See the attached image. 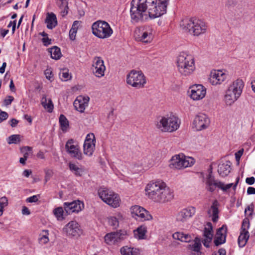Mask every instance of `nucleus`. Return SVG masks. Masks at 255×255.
I'll list each match as a JSON object with an SVG mask.
<instances>
[{
    "label": "nucleus",
    "mask_w": 255,
    "mask_h": 255,
    "mask_svg": "<svg viewBox=\"0 0 255 255\" xmlns=\"http://www.w3.org/2000/svg\"><path fill=\"white\" fill-rule=\"evenodd\" d=\"M253 206V205H251L250 206H248V207L245 209V213L249 216H251L253 213L254 209Z\"/></svg>",
    "instance_id": "nucleus-50"
},
{
    "label": "nucleus",
    "mask_w": 255,
    "mask_h": 255,
    "mask_svg": "<svg viewBox=\"0 0 255 255\" xmlns=\"http://www.w3.org/2000/svg\"><path fill=\"white\" fill-rule=\"evenodd\" d=\"M203 236L204 239L202 243L205 247L209 248L213 237V228L211 223H208L207 227L204 228Z\"/></svg>",
    "instance_id": "nucleus-26"
},
{
    "label": "nucleus",
    "mask_w": 255,
    "mask_h": 255,
    "mask_svg": "<svg viewBox=\"0 0 255 255\" xmlns=\"http://www.w3.org/2000/svg\"><path fill=\"white\" fill-rule=\"evenodd\" d=\"M100 198L106 203L113 208L120 206V198L119 195L106 188L101 187L98 190Z\"/></svg>",
    "instance_id": "nucleus-11"
},
{
    "label": "nucleus",
    "mask_w": 255,
    "mask_h": 255,
    "mask_svg": "<svg viewBox=\"0 0 255 255\" xmlns=\"http://www.w3.org/2000/svg\"><path fill=\"white\" fill-rule=\"evenodd\" d=\"M249 227H250V222H249V220L247 218L244 219L242 222L241 232L245 233H247L248 234H249V233L248 231Z\"/></svg>",
    "instance_id": "nucleus-46"
},
{
    "label": "nucleus",
    "mask_w": 255,
    "mask_h": 255,
    "mask_svg": "<svg viewBox=\"0 0 255 255\" xmlns=\"http://www.w3.org/2000/svg\"><path fill=\"white\" fill-rule=\"evenodd\" d=\"M145 190L148 198L156 202H168L173 198V193L162 180L150 182Z\"/></svg>",
    "instance_id": "nucleus-2"
},
{
    "label": "nucleus",
    "mask_w": 255,
    "mask_h": 255,
    "mask_svg": "<svg viewBox=\"0 0 255 255\" xmlns=\"http://www.w3.org/2000/svg\"><path fill=\"white\" fill-rule=\"evenodd\" d=\"M20 135L19 134H13L10 135L8 138L7 142L8 144H16L20 141Z\"/></svg>",
    "instance_id": "nucleus-45"
},
{
    "label": "nucleus",
    "mask_w": 255,
    "mask_h": 255,
    "mask_svg": "<svg viewBox=\"0 0 255 255\" xmlns=\"http://www.w3.org/2000/svg\"><path fill=\"white\" fill-rule=\"evenodd\" d=\"M41 176L35 175L34 177H33V183L39 181L41 179Z\"/></svg>",
    "instance_id": "nucleus-61"
},
{
    "label": "nucleus",
    "mask_w": 255,
    "mask_h": 255,
    "mask_svg": "<svg viewBox=\"0 0 255 255\" xmlns=\"http://www.w3.org/2000/svg\"><path fill=\"white\" fill-rule=\"evenodd\" d=\"M219 255H226V251L224 249H220L218 251Z\"/></svg>",
    "instance_id": "nucleus-64"
},
{
    "label": "nucleus",
    "mask_w": 255,
    "mask_h": 255,
    "mask_svg": "<svg viewBox=\"0 0 255 255\" xmlns=\"http://www.w3.org/2000/svg\"><path fill=\"white\" fill-rule=\"evenodd\" d=\"M251 87L253 91L255 93V77L253 78L251 81Z\"/></svg>",
    "instance_id": "nucleus-63"
},
{
    "label": "nucleus",
    "mask_w": 255,
    "mask_h": 255,
    "mask_svg": "<svg viewBox=\"0 0 255 255\" xmlns=\"http://www.w3.org/2000/svg\"><path fill=\"white\" fill-rule=\"evenodd\" d=\"M180 120L174 114L171 113L159 118L155 122L157 129L162 132H173L178 129Z\"/></svg>",
    "instance_id": "nucleus-5"
},
{
    "label": "nucleus",
    "mask_w": 255,
    "mask_h": 255,
    "mask_svg": "<svg viewBox=\"0 0 255 255\" xmlns=\"http://www.w3.org/2000/svg\"><path fill=\"white\" fill-rule=\"evenodd\" d=\"M247 194L248 195L255 194V188L253 187H248L247 189Z\"/></svg>",
    "instance_id": "nucleus-60"
},
{
    "label": "nucleus",
    "mask_w": 255,
    "mask_h": 255,
    "mask_svg": "<svg viewBox=\"0 0 255 255\" xmlns=\"http://www.w3.org/2000/svg\"><path fill=\"white\" fill-rule=\"evenodd\" d=\"M31 173L32 171L30 170L26 169L23 171L22 175L26 177H28Z\"/></svg>",
    "instance_id": "nucleus-62"
},
{
    "label": "nucleus",
    "mask_w": 255,
    "mask_h": 255,
    "mask_svg": "<svg viewBox=\"0 0 255 255\" xmlns=\"http://www.w3.org/2000/svg\"><path fill=\"white\" fill-rule=\"evenodd\" d=\"M92 70L93 74L97 77L101 78L104 76L106 67L101 58L97 57L94 59Z\"/></svg>",
    "instance_id": "nucleus-21"
},
{
    "label": "nucleus",
    "mask_w": 255,
    "mask_h": 255,
    "mask_svg": "<svg viewBox=\"0 0 255 255\" xmlns=\"http://www.w3.org/2000/svg\"><path fill=\"white\" fill-rule=\"evenodd\" d=\"M178 71L183 76L191 74L195 69L194 56L188 52H181L178 55L176 61Z\"/></svg>",
    "instance_id": "nucleus-4"
},
{
    "label": "nucleus",
    "mask_w": 255,
    "mask_h": 255,
    "mask_svg": "<svg viewBox=\"0 0 255 255\" xmlns=\"http://www.w3.org/2000/svg\"><path fill=\"white\" fill-rule=\"evenodd\" d=\"M183 236V233L176 232L173 234V238L175 240H178L182 241Z\"/></svg>",
    "instance_id": "nucleus-53"
},
{
    "label": "nucleus",
    "mask_w": 255,
    "mask_h": 255,
    "mask_svg": "<svg viewBox=\"0 0 255 255\" xmlns=\"http://www.w3.org/2000/svg\"><path fill=\"white\" fill-rule=\"evenodd\" d=\"M95 137L93 133L87 135L83 145L84 153L89 156L93 155L95 147Z\"/></svg>",
    "instance_id": "nucleus-22"
},
{
    "label": "nucleus",
    "mask_w": 255,
    "mask_h": 255,
    "mask_svg": "<svg viewBox=\"0 0 255 255\" xmlns=\"http://www.w3.org/2000/svg\"><path fill=\"white\" fill-rule=\"evenodd\" d=\"M180 25L185 32L195 36L205 34L208 28L206 22L202 19L195 17L182 20Z\"/></svg>",
    "instance_id": "nucleus-3"
},
{
    "label": "nucleus",
    "mask_w": 255,
    "mask_h": 255,
    "mask_svg": "<svg viewBox=\"0 0 255 255\" xmlns=\"http://www.w3.org/2000/svg\"><path fill=\"white\" fill-rule=\"evenodd\" d=\"M126 234V232L123 231L108 233L105 236V241L108 245H115L123 240Z\"/></svg>",
    "instance_id": "nucleus-23"
},
{
    "label": "nucleus",
    "mask_w": 255,
    "mask_h": 255,
    "mask_svg": "<svg viewBox=\"0 0 255 255\" xmlns=\"http://www.w3.org/2000/svg\"><path fill=\"white\" fill-rule=\"evenodd\" d=\"M246 182L249 185H253L255 182V178L254 177H248L246 179Z\"/></svg>",
    "instance_id": "nucleus-57"
},
{
    "label": "nucleus",
    "mask_w": 255,
    "mask_h": 255,
    "mask_svg": "<svg viewBox=\"0 0 255 255\" xmlns=\"http://www.w3.org/2000/svg\"><path fill=\"white\" fill-rule=\"evenodd\" d=\"M227 234V227L225 225L217 230L214 241L216 246H219L226 242Z\"/></svg>",
    "instance_id": "nucleus-24"
},
{
    "label": "nucleus",
    "mask_w": 255,
    "mask_h": 255,
    "mask_svg": "<svg viewBox=\"0 0 255 255\" xmlns=\"http://www.w3.org/2000/svg\"><path fill=\"white\" fill-rule=\"evenodd\" d=\"M63 208L66 215L73 213H78L84 208V204L80 200H75L71 202H64Z\"/></svg>",
    "instance_id": "nucleus-19"
},
{
    "label": "nucleus",
    "mask_w": 255,
    "mask_h": 255,
    "mask_svg": "<svg viewBox=\"0 0 255 255\" xmlns=\"http://www.w3.org/2000/svg\"><path fill=\"white\" fill-rule=\"evenodd\" d=\"M169 0H132L130 14L133 23L142 22L148 17H158L166 13Z\"/></svg>",
    "instance_id": "nucleus-1"
},
{
    "label": "nucleus",
    "mask_w": 255,
    "mask_h": 255,
    "mask_svg": "<svg viewBox=\"0 0 255 255\" xmlns=\"http://www.w3.org/2000/svg\"><path fill=\"white\" fill-rule=\"evenodd\" d=\"M231 170V162L229 161L221 163L218 165V172L222 177L227 176L230 172Z\"/></svg>",
    "instance_id": "nucleus-28"
},
{
    "label": "nucleus",
    "mask_w": 255,
    "mask_h": 255,
    "mask_svg": "<svg viewBox=\"0 0 255 255\" xmlns=\"http://www.w3.org/2000/svg\"><path fill=\"white\" fill-rule=\"evenodd\" d=\"M126 81L131 86L140 89L143 88L146 83L145 75L141 71L132 70L127 75Z\"/></svg>",
    "instance_id": "nucleus-9"
},
{
    "label": "nucleus",
    "mask_w": 255,
    "mask_h": 255,
    "mask_svg": "<svg viewBox=\"0 0 255 255\" xmlns=\"http://www.w3.org/2000/svg\"><path fill=\"white\" fill-rule=\"evenodd\" d=\"M69 168L70 171L77 177H81L85 173L84 167L81 165H78L74 162H69Z\"/></svg>",
    "instance_id": "nucleus-27"
},
{
    "label": "nucleus",
    "mask_w": 255,
    "mask_h": 255,
    "mask_svg": "<svg viewBox=\"0 0 255 255\" xmlns=\"http://www.w3.org/2000/svg\"><path fill=\"white\" fill-rule=\"evenodd\" d=\"M53 214L58 221H63L65 219L64 216L67 215L64 208L62 207L55 208L53 210Z\"/></svg>",
    "instance_id": "nucleus-35"
},
{
    "label": "nucleus",
    "mask_w": 255,
    "mask_h": 255,
    "mask_svg": "<svg viewBox=\"0 0 255 255\" xmlns=\"http://www.w3.org/2000/svg\"><path fill=\"white\" fill-rule=\"evenodd\" d=\"M22 214L23 215H29L30 214V211L26 206H23L22 209Z\"/></svg>",
    "instance_id": "nucleus-58"
},
{
    "label": "nucleus",
    "mask_w": 255,
    "mask_h": 255,
    "mask_svg": "<svg viewBox=\"0 0 255 255\" xmlns=\"http://www.w3.org/2000/svg\"><path fill=\"white\" fill-rule=\"evenodd\" d=\"M41 104L43 108L47 111V112L51 113L53 109V104L50 99H47L46 95H43L41 100Z\"/></svg>",
    "instance_id": "nucleus-33"
},
{
    "label": "nucleus",
    "mask_w": 255,
    "mask_h": 255,
    "mask_svg": "<svg viewBox=\"0 0 255 255\" xmlns=\"http://www.w3.org/2000/svg\"><path fill=\"white\" fill-rule=\"evenodd\" d=\"M190 247L192 251L199 252L202 247L200 239L198 237L195 238L193 244L190 245Z\"/></svg>",
    "instance_id": "nucleus-40"
},
{
    "label": "nucleus",
    "mask_w": 255,
    "mask_h": 255,
    "mask_svg": "<svg viewBox=\"0 0 255 255\" xmlns=\"http://www.w3.org/2000/svg\"><path fill=\"white\" fill-rule=\"evenodd\" d=\"M59 120L61 130L64 132L66 131L69 127L68 120L63 115L60 116Z\"/></svg>",
    "instance_id": "nucleus-39"
},
{
    "label": "nucleus",
    "mask_w": 255,
    "mask_h": 255,
    "mask_svg": "<svg viewBox=\"0 0 255 255\" xmlns=\"http://www.w3.org/2000/svg\"><path fill=\"white\" fill-rule=\"evenodd\" d=\"M130 210L132 217L136 219H139L141 221H150L152 219V216L149 212L141 206H132Z\"/></svg>",
    "instance_id": "nucleus-14"
},
{
    "label": "nucleus",
    "mask_w": 255,
    "mask_h": 255,
    "mask_svg": "<svg viewBox=\"0 0 255 255\" xmlns=\"http://www.w3.org/2000/svg\"><path fill=\"white\" fill-rule=\"evenodd\" d=\"M249 237L250 235L247 233H240V235L238 240V245L240 248H243L246 245L249 238Z\"/></svg>",
    "instance_id": "nucleus-38"
},
{
    "label": "nucleus",
    "mask_w": 255,
    "mask_h": 255,
    "mask_svg": "<svg viewBox=\"0 0 255 255\" xmlns=\"http://www.w3.org/2000/svg\"><path fill=\"white\" fill-rule=\"evenodd\" d=\"M8 205L7 198L4 196L0 198V216H1L3 212V209Z\"/></svg>",
    "instance_id": "nucleus-44"
},
{
    "label": "nucleus",
    "mask_w": 255,
    "mask_h": 255,
    "mask_svg": "<svg viewBox=\"0 0 255 255\" xmlns=\"http://www.w3.org/2000/svg\"><path fill=\"white\" fill-rule=\"evenodd\" d=\"M31 147L29 146H25L21 149V151L23 153V157H25L26 159H27L28 156V153L27 152V150H30Z\"/></svg>",
    "instance_id": "nucleus-51"
},
{
    "label": "nucleus",
    "mask_w": 255,
    "mask_h": 255,
    "mask_svg": "<svg viewBox=\"0 0 255 255\" xmlns=\"http://www.w3.org/2000/svg\"><path fill=\"white\" fill-rule=\"evenodd\" d=\"M90 98L88 96H79L74 101L73 105L76 110L83 113L88 106Z\"/></svg>",
    "instance_id": "nucleus-25"
},
{
    "label": "nucleus",
    "mask_w": 255,
    "mask_h": 255,
    "mask_svg": "<svg viewBox=\"0 0 255 255\" xmlns=\"http://www.w3.org/2000/svg\"><path fill=\"white\" fill-rule=\"evenodd\" d=\"M46 78L50 81L53 80V74L51 69H47L44 72Z\"/></svg>",
    "instance_id": "nucleus-48"
},
{
    "label": "nucleus",
    "mask_w": 255,
    "mask_h": 255,
    "mask_svg": "<svg viewBox=\"0 0 255 255\" xmlns=\"http://www.w3.org/2000/svg\"><path fill=\"white\" fill-rule=\"evenodd\" d=\"M124 219L123 215L120 213H118L115 216H112L109 218L108 221L109 225L114 228H117L119 225V222Z\"/></svg>",
    "instance_id": "nucleus-31"
},
{
    "label": "nucleus",
    "mask_w": 255,
    "mask_h": 255,
    "mask_svg": "<svg viewBox=\"0 0 255 255\" xmlns=\"http://www.w3.org/2000/svg\"><path fill=\"white\" fill-rule=\"evenodd\" d=\"M9 123H10V126L12 127V128H14V127H15L18 123V121L15 119H11L10 121H9Z\"/></svg>",
    "instance_id": "nucleus-59"
},
{
    "label": "nucleus",
    "mask_w": 255,
    "mask_h": 255,
    "mask_svg": "<svg viewBox=\"0 0 255 255\" xmlns=\"http://www.w3.org/2000/svg\"><path fill=\"white\" fill-rule=\"evenodd\" d=\"M67 153L72 157L79 160L83 159V155L80 150V145L77 141L73 139H69L66 142L65 146Z\"/></svg>",
    "instance_id": "nucleus-13"
},
{
    "label": "nucleus",
    "mask_w": 255,
    "mask_h": 255,
    "mask_svg": "<svg viewBox=\"0 0 255 255\" xmlns=\"http://www.w3.org/2000/svg\"><path fill=\"white\" fill-rule=\"evenodd\" d=\"M245 84L241 79L235 80L228 87L225 95V101L228 105H232L241 96Z\"/></svg>",
    "instance_id": "nucleus-7"
},
{
    "label": "nucleus",
    "mask_w": 255,
    "mask_h": 255,
    "mask_svg": "<svg viewBox=\"0 0 255 255\" xmlns=\"http://www.w3.org/2000/svg\"><path fill=\"white\" fill-rule=\"evenodd\" d=\"M210 123L208 116L204 114L197 115L193 122V128L196 130H201L207 128Z\"/></svg>",
    "instance_id": "nucleus-18"
},
{
    "label": "nucleus",
    "mask_w": 255,
    "mask_h": 255,
    "mask_svg": "<svg viewBox=\"0 0 255 255\" xmlns=\"http://www.w3.org/2000/svg\"><path fill=\"white\" fill-rule=\"evenodd\" d=\"M48 52L50 54L51 57L53 59H59L62 55L60 49L57 46H53L48 49Z\"/></svg>",
    "instance_id": "nucleus-36"
},
{
    "label": "nucleus",
    "mask_w": 255,
    "mask_h": 255,
    "mask_svg": "<svg viewBox=\"0 0 255 255\" xmlns=\"http://www.w3.org/2000/svg\"><path fill=\"white\" fill-rule=\"evenodd\" d=\"M237 4L236 0H228L226 5L229 8L234 7Z\"/></svg>",
    "instance_id": "nucleus-52"
},
{
    "label": "nucleus",
    "mask_w": 255,
    "mask_h": 255,
    "mask_svg": "<svg viewBox=\"0 0 255 255\" xmlns=\"http://www.w3.org/2000/svg\"><path fill=\"white\" fill-rule=\"evenodd\" d=\"M41 35L43 36L42 39V41L45 46H48L51 44V39L47 37V34L45 32H42Z\"/></svg>",
    "instance_id": "nucleus-47"
},
{
    "label": "nucleus",
    "mask_w": 255,
    "mask_h": 255,
    "mask_svg": "<svg viewBox=\"0 0 255 255\" xmlns=\"http://www.w3.org/2000/svg\"><path fill=\"white\" fill-rule=\"evenodd\" d=\"M218 202L217 200L214 201L211 207L210 211L212 213V221L216 222L218 219Z\"/></svg>",
    "instance_id": "nucleus-37"
},
{
    "label": "nucleus",
    "mask_w": 255,
    "mask_h": 255,
    "mask_svg": "<svg viewBox=\"0 0 255 255\" xmlns=\"http://www.w3.org/2000/svg\"><path fill=\"white\" fill-rule=\"evenodd\" d=\"M191 240V237L188 234H184L181 242H189Z\"/></svg>",
    "instance_id": "nucleus-55"
},
{
    "label": "nucleus",
    "mask_w": 255,
    "mask_h": 255,
    "mask_svg": "<svg viewBox=\"0 0 255 255\" xmlns=\"http://www.w3.org/2000/svg\"><path fill=\"white\" fill-rule=\"evenodd\" d=\"M78 24V21H75L72 25V28L69 31V36L71 40H73L75 39L76 34L77 33V28L76 27L77 25Z\"/></svg>",
    "instance_id": "nucleus-43"
},
{
    "label": "nucleus",
    "mask_w": 255,
    "mask_h": 255,
    "mask_svg": "<svg viewBox=\"0 0 255 255\" xmlns=\"http://www.w3.org/2000/svg\"><path fill=\"white\" fill-rule=\"evenodd\" d=\"M45 21L47 23V28L50 29H53L57 24L56 16L52 12L47 14Z\"/></svg>",
    "instance_id": "nucleus-30"
},
{
    "label": "nucleus",
    "mask_w": 255,
    "mask_h": 255,
    "mask_svg": "<svg viewBox=\"0 0 255 255\" xmlns=\"http://www.w3.org/2000/svg\"><path fill=\"white\" fill-rule=\"evenodd\" d=\"M38 240L40 244L42 245L45 244L48 242V232L47 230L42 231V233L39 235Z\"/></svg>",
    "instance_id": "nucleus-41"
},
{
    "label": "nucleus",
    "mask_w": 255,
    "mask_h": 255,
    "mask_svg": "<svg viewBox=\"0 0 255 255\" xmlns=\"http://www.w3.org/2000/svg\"><path fill=\"white\" fill-rule=\"evenodd\" d=\"M146 233L147 227L145 225H141L133 231L134 236L138 240L144 239L146 237Z\"/></svg>",
    "instance_id": "nucleus-29"
},
{
    "label": "nucleus",
    "mask_w": 255,
    "mask_h": 255,
    "mask_svg": "<svg viewBox=\"0 0 255 255\" xmlns=\"http://www.w3.org/2000/svg\"><path fill=\"white\" fill-rule=\"evenodd\" d=\"M154 37V30L150 25H144L138 30L137 38L144 43H150Z\"/></svg>",
    "instance_id": "nucleus-15"
},
{
    "label": "nucleus",
    "mask_w": 255,
    "mask_h": 255,
    "mask_svg": "<svg viewBox=\"0 0 255 255\" xmlns=\"http://www.w3.org/2000/svg\"><path fill=\"white\" fill-rule=\"evenodd\" d=\"M52 175V171L51 170H47L45 171V180L47 182L50 179Z\"/></svg>",
    "instance_id": "nucleus-56"
},
{
    "label": "nucleus",
    "mask_w": 255,
    "mask_h": 255,
    "mask_svg": "<svg viewBox=\"0 0 255 255\" xmlns=\"http://www.w3.org/2000/svg\"><path fill=\"white\" fill-rule=\"evenodd\" d=\"M122 255H139L140 254L139 250L138 249L125 246L120 250Z\"/></svg>",
    "instance_id": "nucleus-32"
},
{
    "label": "nucleus",
    "mask_w": 255,
    "mask_h": 255,
    "mask_svg": "<svg viewBox=\"0 0 255 255\" xmlns=\"http://www.w3.org/2000/svg\"><path fill=\"white\" fill-rule=\"evenodd\" d=\"M188 93L192 99L198 101L205 97L206 94V89L202 85H194L190 87Z\"/></svg>",
    "instance_id": "nucleus-17"
},
{
    "label": "nucleus",
    "mask_w": 255,
    "mask_h": 255,
    "mask_svg": "<svg viewBox=\"0 0 255 255\" xmlns=\"http://www.w3.org/2000/svg\"><path fill=\"white\" fill-rule=\"evenodd\" d=\"M60 79L63 81H67L70 79L71 76L70 75L68 70L64 69L61 70L59 73Z\"/></svg>",
    "instance_id": "nucleus-42"
},
{
    "label": "nucleus",
    "mask_w": 255,
    "mask_h": 255,
    "mask_svg": "<svg viewBox=\"0 0 255 255\" xmlns=\"http://www.w3.org/2000/svg\"><path fill=\"white\" fill-rule=\"evenodd\" d=\"M14 98L12 96H7L4 101V105L8 106L11 104V102L13 101Z\"/></svg>",
    "instance_id": "nucleus-54"
},
{
    "label": "nucleus",
    "mask_w": 255,
    "mask_h": 255,
    "mask_svg": "<svg viewBox=\"0 0 255 255\" xmlns=\"http://www.w3.org/2000/svg\"><path fill=\"white\" fill-rule=\"evenodd\" d=\"M8 115L6 112L2 111L0 109V123L6 120L8 118Z\"/></svg>",
    "instance_id": "nucleus-49"
},
{
    "label": "nucleus",
    "mask_w": 255,
    "mask_h": 255,
    "mask_svg": "<svg viewBox=\"0 0 255 255\" xmlns=\"http://www.w3.org/2000/svg\"><path fill=\"white\" fill-rule=\"evenodd\" d=\"M195 163L193 158L186 156L183 154L173 156L170 159V167L171 168L181 169L192 166Z\"/></svg>",
    "instance_id": "nucleus-10"
},
{
    "label": "nucleus",
    "mask_w": 255,
    "mask_h": 255,
    "mask_svg": "<svg viewBox=\"0 0 255 255\" xmlns=\"http://www.w3.org/2000/svg\"><path fill=\"white\" fill-rule=\"evenodd\" d=\"M63 234L69 238H78L82 234V230L76 221H71L64 226L62 229Z\"/></svg>",
    "instance_id": "nucleus-12"
},
{
    "label": "nucleus",
    "mask_w": 255,
    "mask_h": 255,
    "mask_svg": "<svg viewBox=\"0 0 255 255\" xmlns=\"http://www.w3.org/2000/svg\"><path fill=\"white\" fill-rule=\"evenodd\" d=\"M196 208L193 206H188L182 209L176 215V220L182 223L187 221L196 213Z\"/></svg>",
    "instance_id": "nucleus-20"
},
{
    "label": "nucleus",
    "mask_w": 255,
    "mask_h": 255,
    "mask_svg": "<svg viewBox=\"0 0 255 255\" xmlns=\"http://www.w3.org/2000/svg\"><path fill=\"white\" fill-rule=\"evenodd\" d=\"M57 3L60 9V14L64 16L68 13V6L67 0H57Z\"/></svg>",
    "instance_id": "nucleus-34"
},
{
    "label": "nucleus",
    "mask_w": 255,
    "mask_h": 255,
    "mask_svg": "<svg viewBox=\"0 0 255 255\" xmlns=\"http://www.w3.org/2000/svg\"><path fill=\"white\" fill-rule=\"evenodd\" d=\"M93 34L100 39H107L112 36L113 30L110 24L105 21L98 20L92 24Z\"/></svg>",
    "instance_id": "nucleus-8"
},
{
    "label": "nucleus",
    "mask_w": 255,
    "mask_h": 255,
    "mask_svg": "<svg viewBox=\"0 0 255 255\" xmlns=\"http://www.w3.org/2000/svg\"><path fill=\"white\" fill-rule=\"evenodd\" d=\"M228 74L225 71L213 70L210 72L209 78L210 83L214 86L221 85L227 79Z\"/></svg>",
    "instance_id": "nucleus-16"
},
{
    "label": "nucleus",
    "mask_w": 255,
    "mask_h": 255,
    "mask_svg": "<svg viewBox=\"0 0 255 255\" xmlns=\"http://www.w3.org/2000/svg\"><path fill=\"white\" fill-rule=\"evenodd\" d=\"M239 178H237L236 183H230L225 185L224 183L221 181L216 179L215 177L212 175V170L203 178V181L205 184V189L208 192H214L216 188H218L223 191H226L227 190L233 186V189H236L238 184Z\"/></svg>",
    "instance_id": "nucleus-6"
}]
</instances>
